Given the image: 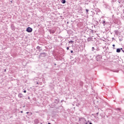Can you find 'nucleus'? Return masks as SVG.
Instances as JSON below:
<instances>
[{
  "instance_id": "2f4dec72",
  "label": "nucleus",
  "mask_w": 124,
  "mask_h": 124,
  "mask_svg": "<svg viewBox=\"0 0 124 124\" xmlns=\"http://www.w3.org/2000/svg\"><path fill=\"white\" fill-rule=\"evenodd\" d=\"M94 28H96V27H95V25H94Z\"/></svg>"
},
{
  "instance_id": "9d476101",
  "label": "nucleus",
  "mask_w": 124,
  "mask_h": 124,
  "mask_svg": "<svg viewBox=\"0 0 124 124\" xmlns=\"http://www.w3.org/2000/svg\"><path fill=\"white\" fill-rule=\"evenodd\" d=\"M50 33L54 34V33H55V31H54V30H51V31H50Z\"/></svg>"
},
{
  "instance_id": "412c9836",
  "label": "nucleus",
  "mask_w": 124,
  "mask_h": 124,
  "mask_svg": "<svg viewBox=\"0 0 124 124\" xmlns=\"http://www.w3.org/2000/svg\"><path fill=\"white\" fill-rule=\"evenodd\" d=\"M71 53H73V50H71Z\"/></svg>"
},
{
  "instance_id": "dca6fc26",
  "label": "nucleus",
  "mask_w": 124,
  "mask_h": 124,
  "mask_svg": "<svg viewBox=\"0 0 124 124\" xmlns=\"http://www.w3.org/2000/svg\"><path fill=\"white\" fill-rule=\"evenodd\" d=\"M86 11L88 14H89V9H86Z\"/></svg>"
},
{
  "instance_id": "4c0bfd02",
  "label": "nucleus",
  "mask_w": 124,
  "mask_h": 124,
  "mask_svg": "<svg viewBox=\"0 0 124 124\" xmlns=\"http://www.w3.org/2000/svg\"><path fill=\"white\" fill-rule=\"evenodd\" d=\"M24 108H25V106H23Z\"/></svg>"
},
{
  "instance_id": "c756f323",
  "label": "nucleus",
  "mask_w": 124,
  "mask_h": 124,
  "mask_svg": "<svg viewBox=\"0 0 124 124\" xmlns=\"http://www.w3.org/2000/svg\"><path fill=\"white\" fill-rule=\"evenodd\" d=\"M122 52H123V53H124V50H122Z\"/></svg>"
},
{
  "instance_id": "4be33fe9",
  "label": "nucleus",
  "mask_w": 124,
  "mask_h": 124,
  "mask_svg": "<svg viewBox=\"0 0 124 124\" xmlns=\"http://www.w3.org/2000/svg\"><path fill=\"white\" fill-rule=\"evenodd\" d=\"M36 84H37V85H38V84H39V83L38 82H36Z\"/></svg>"
},
{
  "instance_id": "9b49d317",
  "label": "nucleus",
  "mask_w": 124,
  "mask_h": 124,
  "mask_svg": "<svg viewBox=\"0 0 124 124\" xmlns=\"http://www.w3.org/2000/svg\"><path fill=\"white\" fill-rule=\"evenodd\" d=\"M91 40H92V37L88 38L87 41H88V42L91 41Z\"/></svg>"
},
{
  "instance_id": "7ed1b4c3",
  "label": "nucleus",
  "mask_w": 124,
  "mask_h": 124,
  "mask_svg": "<svg viewBox=\"0 0 124 124\" xmlns=\"http://www.w3.org/2000/svg\"><path fill=\"white\" fill-rule=\"evenodd\" d=\"M12 31H15V26L13 24H12L11 26Z\"/></svg>"
},
{
  "instance_id": "72a5a7b5",
  "label": "nucleus",
  "mask_w": 124,
  "mask_h": 124,
  "mask_svg": "<svg viewBox=\"0 0 124 124\" xmlns=\"http://www.w3.org/2000/svg\"><path fill=\"white\" fill-rule=\"evenodd\" d=\"M55 65H57V64L56 63L54 64Z\"/></svg>"
},
{
  "instance_id": "f8f14e48",
  "label": "nucleus",
  "mask_w": 124,
  "mask_h": 124,
  "mask_svg": "<svg viewBox=\"0 0 124 124\" xmlns=\"http://www.w3.org/2000/svg\"><path fill=\"white\" fill-rule=\"evenodd\" d=\"M119 39L120 41H123V38L121 37L120 36L119 37Z\"/></svg>"
},
{
  "instance_id": "a211bd4d",
  "label": "nucleus",
  "mask_w": 124,
  "mask_h": 124,
  "mask_svg": "<svg viewBox=\"0 0 124 124\" xmlns=\"http://www.w3.org/2000/svg\"><path fill=\"white\" fill-rule=\"evenodd\" d=\"M105 23H106V21H104L103 22V24H104H104H105Z\"/></svg>"
},
{
  "instance_id": "ddd939ff",
  "label": "nucleus",
  "mask_w": 124,
  "mask_h": 124,
  "mask_svg": "<svg viewBox=\"0 0 124 124\" xmlns=\"http://www.w3.org/2000/svg\"><path fill=\"white\" fill-rule=\"evenodd\" d=\"M79 85H80V86H81V87H83V82H80L79 83Z\"/></svg>"
},
{
  "instance_id": "6e6552de",
  "label": "nucleus",
  "mask_w": 124,
  "mask_h": 124,
  "mask_svg": "<svg viewBox=\"0 0 124 124\" xmlns=\"http://www.w3.org/2000/svg\"><path fill=\"white\" fill-rule=\"evenodd\" d=\"M61 2L63 4H64L66 2V1L65 0H61Z\"/></svg>"
},
{
  "instance_id": "423d86ee",
  "label": "nucleus",
  "mask_w": 124,
  "mask_h": 124,
  "mask_svg": "<svg viewBox=\"0 0 124 124\" xmlns=\"http://www.w3.org/2000/svg\"><path fill=\"white\" fill-rule=\"evenodd\" d=\"M18 97L22 98L23 97V94L20 93L18 94Z\"/></svg>"
},
{
  "instance_id": "5701e85b",
  "label": "nucleus",
  "mask_w": 124,
  "mask_h": 124,
  "mask_svg": "<svg viewBox=\"0 0 124 124\" xmlns=\"http://www.w3.org/2000/svg\"><path fill=\"white\" fill-rule=\"evenodd\" d=\"M113 72H118V71H113Z\"/></svg>"
},
{
  "instance_id": "39448f33",
  "label": "nucleus",
  "mask_w": 124,
  "mask_h": 124,
  "mask_svg": "<svg viewBox=\"0 0 124 124\" xmlns=\"http://www.w3.org/2000/svg\"><path fill=\"white\" fill-rule=\"evenodd\" d=\"M114 32H115L116 35H119V31L115 30V31H114Z\"/></svg>"
},
{
  "instance_id": "b1692460",
  "label": "nucleus",
  "mask_w": 124,
  "mask_h": 124,
  "mask_svg": "<svg viewBox=\"0 0 124 124\" xmlns=\"http://www.w3.org/2000/svg\"><path fill=\"white\" fill-rule=\"evenodd\" d=\"M67 24H69V22L68 21V22H67Z\"/></svg>"
},
{
  "instance_id": "0eeeda50",
  "label": "nucleus",
  "mask_w": 124,
  "mask_h": 124,
  "mask_svg": "<svg viewBox=\"0 0 124 124\" xmlns=\"http://www.w3.org/2000/svg\"><path fill=\"white\" fill-rule=\"evenodd\" d=\"M116 52L117 53H121V49L120 48H117Z\"/></svg>"
},
{
  "instance_id": "bb28decb",
  "label": "nucleus",
  "mask_w": 124,
  "mask_h": 124,
  "mask_svg": "<svg viewBox=\"0 0 124 124\" xmlns=\"http://www.w3.org/2000/svg\"><path fill=\"white\" fill-rule=\"evenodd\" d=\"M96 114V115H97V116H98V112H97Z\"/></svg>"
},
{
  "instance_id": "f3484780",
  "label": "nucleus",
  "mask_w": 124,
  "mask_h": 124,
  "mask_svg": "<svg viewBox=\"0 0 124 124\" xmlns=\"http://www.w3.org/2000/svg\"><path fill=\"white\" fill-rule=\"evenodd\" d=\"M59 99L56 100V103H59Z\"/></svg>"
},
{
  "instance_id": "6ab92c4d",
  "label": "nucleus",
  "mask_w": 124,
  "mask_h": 124,
  "mask_svg": "<svg viewBox=\"0 0 124 124\" xmlns=\"http://www.w3.org/2000/svg\"><path fill=\"white\" fill-rule=\"evenodd\" d=\"M23 93H27V91H26V90H24V91H23Z\"/></svg>"
},
{
  "instance_id": "f704fd0d",
  "label": "nucleus",
  "mask_w": 124,
  "mask_h": 124,
  "mask_svg": "<svg viewBox=\"0 0 124 124\" xmlns=\"http://www.w3.org/2000/svg\"><path fill=\"white\" fill-rule=\"evenodd\" d=\"M92 32H93V30H92Z\"/></svg>"
},
{
  "instance_id": "f257e3e1",
  "label": "nucleus",
  "mask_w": 124,
  "mask_h": 124,
  "mask_svg": "<svg viewBox=\"0 0 124 124\" xmlns=\"http://www.w3.org/2000/svg\"><path fill=\"white\" fill-rule=\"evenodd\" d=\"M26 31H27V32H32V28L31 27H28L26 29Z\"/></svg>"
},
{
  "instance_id": "2eb2a0df",
  "label": "nucleus",
  "mask_w": 124,
  "mask_h": 124,
  "mask_svg": "<svg viewBox=\"0 0 124 124\" xmlns=\"http://www.w3.org/2000/svg\"><path fill=\"white\" fill-rule=\"evenodd\" d=\"M94 50H95L94 47H92V51H94Z\"/></svg>"
},
{
  "instance_id": "1a4fd4ad",
  "label": "nucleus",
  "mask_w": 124,
  "mask_h": 124,
  "mask_svg": "<svg viewBox=\"0 0 124 124\" xmlns=\"http://www.w3.org/2000/svg\"><path fill=\"white\" fill-rule=\"evenodd\" d=\"M35 124H38V119H35L34 121Z\"/></svg>"
},
{
  "instance_id": "f03ea898",
  "label": "nucleus",
  "mask_w": 124,
  "mask_h": 124,
  "mask_svg": "<svg viewBox=\"0 0 124 124\" xmlns=\"http://www.w3.org/2000/svg\"><path fill=\"white\" fill-rule=\"evenodd\" d=\"M46 56H47V53L43 52L40 54L39 57H45Z\"/></svg>"
},
{
  "instance_id": "58836bf2",
  "label": "nucleus",
  "mask_w": 124,
  "mask_h": 124,
  "mask_svg": "<svg viewBox=\"0 0 124 124\" xmlns=\"http://www.w3.org/2000/svg\"><path fill=\"white\" fill-rule=\"evenodd\" d=\"M4 71H6V70H5Z\"/></svg>"
},
{
  "instance_id": "ea45409f",
  "label": "nucleus",
  "mask_w": 124,
  "mask_h": 124,
  "mask_svg": "<svg viewBox=\"0 0 124 124\" xmlns=\"http://www.w3.org/2000/svg\"><path fill=\"white\" fill-rule=\"evenodd\" d=\"M11 2H12V1H11Z\"/></svg>"
},
{
  "instance_id": "a878e982",
  "label": "nucleus",
  "mask_w": 124,
  "mask_h": 124,
  "mask_svg": "<svg viewBox=\"0 0 124 124\" xmlns=\"http://www.w3.org/2000/svg\"><path fill=\"white\" fill-rule=\"evenodd\" d=\"M120 50H123V48H120Z\"/></svg>"
},
{
  "instance_id": "c85d7f7f",
  "label": "nucleus",
  "mask_w": 124,
  "mask_h": 124,
  "mask_svg": "<svg viewBox=\"0 0 124 124\" xmlns=\"http://www.w3.org/2000/svg\"><path fill=\"white\" fill-rule=\"evenodd\" d=\"M29 113H30L29 112H26V114H29Z\"/></svg>"
},
{
  "instance_id": "393cba45",
  "label": "nucleus",
  "mask_w": 124,
  "mask_h": 124,
  "mask_svg": "<svg viewBox=\"0 0 124 124\" xmlns=\"http://www.w3.org/2000/svg\"><path fill=\"white\" fill-rule=\"evenodd\" d=\"M112 46H113V47H115V45H112Z\"/></svg>"
},
{
  "instance_id": "4468645a",
  "label": "nucleus",
  "mask_w": 124,
  "mask_h": 124,
  "mask_svg": "<svg viewBox=\"0 0 124 124\" xmlns=\"http://www.w3.org/2000/svg\"><path fill=\"white\" fill-rule=\"evenodd\" d=\"M73 42H74V41H70L69 42V43H73Z\"/></svg>"
},
{
  "instance_id": "20e7f679",
  "label": "nucleus",
  "mask_w": 124,
  "mask_h": 124,
  "mask_svg": "<svg viewBox=\"0 0 124 124\" xmlns=\"http://www.w3.org/2000/svg\"><path fill=\"white\" fill-rule=\"evenodd\" d=\"M36 49H37V50H39V52H40L41 50H42V48H41V47H40V46H37L36 47Z\"/></svg>"
},
{
  "instance_id": "c9c22d12",
  "label": "nucleus",
  "mask_w": 124,
  "mask_h": 124,
  "mask_svg": "<svg viewBox=\"0 0 124 124\" xmlns=\"http://www.w3.org/2000/svg\"><path fill=\"white\" fill-rule=\"evenodd\" d=\"M28 99H30V97H28Z\"/></svg>"
},
{
  "instance_id": "aec40b11",
  "label": "nucleus",
  "mask_w": 124,
  "mask_h": 124,
  "mask_svg": "<svg viewBox=\"0 0 124 124\" xmlns=\"http://www.w3.org/2000/svg\"><path fill=\"white\" fill-rule=\"evenodd\" d=\"M66 49H67V50H69V47H67Z\"/></svg>"
},
{
  "instance_id": "e433bc0d",
  "label": "nucleus",
  "mask_w": 124,
  "mask_h": 124,
  "mask_svg": "<svg viewBox=\"0 0 124 124\" xmlns=\"http://www.w3.org/2000/svg\"><path fill=\"white\" fill-rule=\"evenodd\" d=\"M31 115H32V113H31Z\"/></svg>"
},
{
  "instance_id": "cd10ccee",
  "label": "nucleus",
  "mask_w": 124,
  "mask_h": 124,
  "mask_svg": "<svg viewBox=\"0 0 124 124\" xmlns=\"http://www.w3.org/2000/svg\"><path fill=\"white\" fill-rule=\"evenodd\" d=\"M89 124H93V123H92L91 122H90Z\"/></svg>"
},
{
  "instance_id": "7c9ffc66",
  "label": "nucleus",
  "mask_w": 124,
  "mask_h": 124,
  "mask_svg": "<svg viewBox=\"0 0 124 124\" xmlns=\"http://www.w3.org/2000/svg\"><path fill=\"white\" fill-rule=\"evenodd\" d=\"M20 113H23V111H20Z\"/></svg>"
},
{
  "instance_id": "473e14b6",
  "label": "nucleus",
  "mask_w": 124,
  "mask_h": 124,
  "mask_svg": "<svg viewBox=\"0 0 124 124\" xmlns=\"http://www.w3.org/2000/svg\"><path fill=\"white\" fill-rule=\"evenodd\" d=\"M47 124H51V123H48Z\"/></svg>"
}]
</instances>
